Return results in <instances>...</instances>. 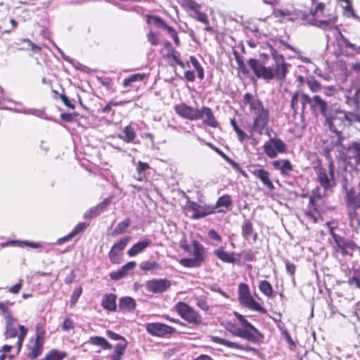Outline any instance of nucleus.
Wrapping results in <instances>:
<instances>
[{"instance_id":"1","label":"nucleus","mask_w":360,"mask_h":360,"mask_svg":"<svg viewBox=\"0 0 360 360\" xmlns=\"http://www.w3.org/2000/svg\"><path fill=\"white\" fill-rule=\"evenodd\" d=\"M271 55L274 60L272 67H266L255 58H250L248 63L257 77L266 81L276 79L283 82L286 79L290 65L285 61L284 56L278 53L276 49H272Z\"/></svg>"},{"instance_id":"2","label":"nucleus","mask_w":360,"mask_h":360,"mask_svg":"<svg viewBox=\"0 0 360 360\" xmlns=\"http://www.w3.org/2000/svg\"><path fill=\"white\" fill-rule=\"evenodd\" d=\"M244 104L249 106V110L253 115L252 123L250 127V133L262 135L269 129L270 112L265 108L263 102L250 92L243 96Z\"/></svg>"},{"instance_id":"3","label":"nucleus","mask_w":360,"mask_h":360,"mask_svg":"<svg viewBox=\"0 0 360 360\" xmlns=\"http://www.w3.org/2000/svg\"><path fill=\"white\" fill-rule=\"evenodd\" d=\"M327 121L330 131L338 135L335 146L340 147V153L344 158V160L349 161L353 158L356 165H360V142L355 141L350 143L348 146L343 144L344 137L342 136L341 131L337 127V125L340 124L342 122L341 118L333 117L327 119Z\"/></svg>"},{"instance_id":"4","label":"nucleus","mask_w":360,"mask_h":360,"mask_svg":"<svg viewBox=\"0 0 360 360\" xmlns=\"http://www.w3.org/2000/svg\"><path fill=\"white\" fill-rule=\"evenodd\" d=\"M180 6L190 16L195 20L205 25V31L209 33H214V29L210 25L208 15L206 13L201 11L202 5L195 0H181Z\"/></svg>"},{"instance_id":"5","label":"nucleus","mask_w":360,"mask_h":360,"mask_svg":"<svg viewBox=\"0 0 360 360\" xmlns=\"http://www.w3.org/2000/svg\"><path fill=\"white\" fill-rule=\"evenodd\" d=\"M214 254L221 260L228 263H236L240 264L246 261L252 260L254 255L250 251L243 250L240 253L235 252H226L224 249H215Z\"/></svg>"},{"instance_id":"6","label":"nucleus","mask_w":360,"mask_h":360,"mask_svg":"<svg viewBox=\"0 0 360 360\" xmlns=\"http://www.w3.org/2000/svg\"><path fill=\"white\" fill-rule=\"evenodd\" d=\"M174 309L179 316L188 323L194 326L202 324L201 316L186 303L179 302L175 304Z\"/></svg>"},{"instance_id":"7","label":"nucleus","mask_w":360,"mask_h":360,"mask_svg":"<svg viewBox=\"0 0 360 360\" xmlns=\"http://www.w3.org/2000/svg\"><path fill=\"white\" fill-rule=\"evenodd\" d=\"M263 149L266 156L271 159L276 158L278 153H285L288 150L285 143L278 137L270 138L264 143Z\"/></svg>"},{"instance_id":"8","label":"nucleus","mask_w":360,"mask_h":360,"mask_svg":"<svg viewBox=\"0 0 360 360\" xmlns=\"http://www.w3.org/2000/svg\"><path fill=\"white\" fill-rule=\"evenodd\" d=\"M146 17L148 24L153 23L158 28L164 29L171 37L176 46H179L181 45V40L178 32L174 27L167 24L165 20L158 15H146Z\"/></svg>"},{"instance_id":"9","label":"nucleus","mask_w":360,"mask_h":360,"mask_svg":"<svg viewBox=\"0 0 360 360\" xmlns=\"http://www.w3.org/2000/svg\"><path fill=\"white\" fill-rule=\"evenodd\" d=\"M314 169L316 174L318 182L325 191L329 190L335 185V176L331 177L330 173L328 172L327 169L323 167L320 160L314 167Z\"/></svg>"},{"instance_id":"10","label":"nucleus","mask_w":360,"mask_h":360,"mask_svg":"<svg viewBox=\"0 0 360 360\" xmlns=\"http://www.w3.org/2000/svg\"><path fill=\"white\" fill-rule=\"evenodd\" d=\"M186 208L188 211L193 212V219H198L216 212V207L213 205H200L194 201H189Z\"/></svg>"},{"instance_id":"11","label":"nucleus","mask_w":360,"mask_h":360,"mask_svg":"<svg viewBox=\"0 0 360 360\" xmlns=\"http://www.w3.org/2000/svg\"><path fill=\"white\" fill-rule=\"evenodd\" d=\"M174 109L176 114L184 119L190 121L200 120V108H193L186 103L175 105Z\"/></svg>"},{"instance_id":"12","label":"nucleus","mask_w":360,"mask_h":360,"mask_svg":"<svg viewBox=\"0 0 360 360\" xmlns=\"http://www.w3.org/2000/svg\"><path fill=\"white\" fill-rule=\"evenodd\" d=\"M146 331L152 336L162 338L176 332V329L162 323L154 322L147 323Z\"/></svg>"},{"instance_id":"13","label":"nucleus","mask_w":360,"mask_h":360,"mask_svg":"<svg viewBox=\"0 0 360 360\" xmlns=\"http://www.w3.org/2000/svg\"><path fill=\"white\" fill-rule=\"evenodd\" d=\"M148 76L145 73H135L125 77L122 82V86L126 89L125 92L138 91L141 83L147 79Z\"/></svg>"},{"instance_id":"14","label":"nucleus","mask_w":360,"mask_h":360,"mask_svg":"<svg viewBox=\"0 0 360 360\" xmlns=\"http://www.w3.org/2000/svg\"><path fill=\"white\" fill-rule=\"evenodd\" d=\"M250 173L256 178L260 180L263 186L270 191L274 189V185L271 179V174L269 171L259 167V165L252 166L250 169Z\"/></svg>"},{"instance_id":"15","label":"nucleus","mask_w":360,"mask_h":360,"mask_svg":"<svg viewBox=\"0 0 360 360\" xmlns=\"http://www.w3.org/2000/svg\"><path fill=\"white\" fill-rule=\"evenodd\" d=\"M204 261V255L202 249H193L190 257L182 258L179 263L186 267L195 268L200 266Z\"/></svg>"},{"instance_id":"16","label":"nucleus","mask_w":360,"mask_h":360,"mask_svg":"<svg viewBox=\"0 0 360 360\" xmlns=\"http://www.w3.org/2000/svg\"><path fill=\"white\" fill-rule=\"evenodd\" d=\"M230 332L237 337L243 338L249 342L255 343L259 342L263 338L262 335H257V333L255 334L250 329H246L245 328L231 330Z\"/></svg>"},{"instance_id":"17","label":"nucleus","mask_w":360,"mask_h":360,"mask_svg":"<svg viewBox=\"0 0 360 360\" xmlns=\"http://www.w3.org/2000/svg\"><path fill=\"white\" fill-rule=\"evenodd\" d=\"M200 120L205 117L202 122L205 125L209 126L212 128H217L219 127V122L214 115L212 109L210 107L202 105L200 108Z\"/></svg>"},{"instance_id":"18","label":"nucleus","mask_w":360,"mask_h":360,"mask_svg":"<svg viewBox=\"0 0 360 360\" xmlns=\"http://www.w3.org/2000/svg\"><path fill=\"white\" fill-rule=\"evenodd\" d=\"M210 338H211V340L212 342H214V343H217L219 345H224L229 348L236 349H240V350L247 351V352L256 351V349L255 348L250 347L248 344L240 345V344H238L236 342L229 341L227 340H225L224 338H219L217 336H211Z\"/></svg>"},{"instance_id":"19","label":"nucleus","mask_w":360,"mask_h":360,"mask_svg":"<svg viewBox=\"0 0 360 360\" xmlns=\"http://www.w3.org/2000/svg\"><path fill=\"white\" fill-rule=\"evenodd\" d=\"M243 237L249 242L250 245H255L257 240V234L254 231L253 224L250 220H245L241 226Z\"/></svg>"},{"instance_id":"20","label":"nucleus","mask_w":360,"mask_h":360,"mask_svg":"<svg viewBox=\"0 0 360 360\" xmlns=\"http://www.w3.org/2000/svg\"><path fill=\"white\" fill-rule=\"evenodd\" d=\"M170 286V282L166 279H154L146 283V288L153 293H160Z\"/></svg>"},{"instance_id":"21","label":"nucleus","mask_w":360,"mask_h":360,"mask_svg":"<svg viewBox=\"0 0 360 360\" xmlns=\"http://www.w3.org/2000/svg\"><path fill=\"white\" fill-rule=\"evenodd\" d=\"M164 47L167 51V53L163 56L165 58H172L174 63L179 65L181 68H185V63L181 60L180 53L172 46V43L166 40L164 41Z\"/></svg>"},{"instance_id":"22","label":"nucleus","mask_w":360,"mask_h":360,"mask_svg":"<svg viewBox=\"0 0 360 360\" xmlns=\"http://www.w3.org/2000/svg\"><path fill=\"white\" fill-rule=\"evenodd\" d=\"M320 203L319 201L314 200V198H309L307 210L305 215L313 223L318 221V217L320 216Z\"/></svg>"},{"instance_id":"23","label":"nucleus","mask_w":360,"mask_h":360,"mask_svg":"<svg viewBox=\"0 0 360 360\" xmlns=\"http://www.w3.org/2000/svg\"><path fill=\"white\" fill-rule=\"evenodd\" d=\"M44 342H40L39 340H34L32 338L27 345V356L31 359H34L42 353Z\"/></svg>"},{"instance_id":"24","label":"nucleus","mask_w":360,"mask_h":360,"mask_svg":"<svg viewBox=\"0 0 360 360\" xmlns=\"http://www.w3.org/2000/svg\"><path fill=\"white\" fill-rule=\"evenodd\" d=\"M89 224L86 222L78 223L72 229V231L65 236L60 238L57 240V245H62L63 242L68 241L77 235L84 232L89 226Z\"/></svg>"},{"instance_id":"25","label":"nucleus","mask_w":360,"mask_h":360,"mask_svg":"<svg viewBox=\"0 0 360 360\" xmlns=\"http://www.w3.org/2000/svg\"><path fill=\"white\" fill-rule=\"evenodd\" d=\"M346 208L350 226L356 229L360 226V208Z\"/></svg>"},{"instance_id":"26","label":"nucleus","mask_w":360,"mask_h":360,"mask_svg":"<svg viewBox=\"0 0 360 360\" xmlns=\"http://www.w3.org/2000/svg\"><path fill=\"white\" fill-rule=\"evenodd\" d=\"M239 300L240 303L245 307L257 311H264L263 307L250 294L239 298Z\"/></svg>"},{"instance_id":"27","label":"nucleus","mask_w":360,"mask_h":360,"mask_svg":"<svg viewBox=\"0 0 360 360\" xmlns=\"http://www.w3.org/2000/svg\"><path fill=\"white\" fill-rule=\"evenodd\" d=\"M346 207L360 208V191L358 193L352 191L347 193Z\"/></svg>"},{"instance_id":"28","label":"nucleus","mask_w":360,"mask_h":360,"mask_svg":"<svg viewBox=\"0 0 360 360\" xmlns=\"http://www.w3.org/2000/svg\"><path fill=\"white\" fill-rule=\"evenodd\" d=\"M131 220L129 217L125 218L124 220L120 221L115 226V228L111 231L110 236L115 237L123 234L130 226Z\"/></svg>"},{"instance_id":"29","label":"nucleus","mask_w":360,"mask_h":360,"mask_svg":"<svg viewBox=\"0 0 360 360\" xmlns=\"http://www.w3.org/2000/svg\"><path fill=\"white\" fill-rule=\"evenodd\" d=\"M102 307L108 311H115L117 308L116 295L114 294H107L102 300Z\"/></svg>"},{"instance_id":"30","label":"nucleus","mask_w":360,"mask_h":360,"mask_svg":"<svg viewBox=\"0 0 360 360\" xmlns=\"http://www.w3.org/2000/svg\"><path fill=\"white\" fill-rule=\"evenodd\" d=\"M136 137V132L131 125L124 127L122 134H119L118 138L126 143H131Z\"/></svg>"},{"instance_id":"31","label":"nucleus","mask_w":360,"mask_h":360,"mask_svg":"<svg viewBox=\"0 0 360 360\" xmlns=\"http://www.w3.org/2000/svg\"><path fill=\"white\" fill-rule=\"evenodd\" d=\"M127 347V345L125 342L116 344L113 353L109 355L108 358L110 360H120L124 354Z\"/></svg>"},{"instance_id":"32","label":"nucleus","mask_w":360,"mask_h":360,"mask_svg":"<svg viewBox=\"0 0 360 360\" xmlns=\"http://www.w3.org/2000/svg\"><path fill=\"white\" fill-rule=\"evenodd\" d=\"M88 343L94 345L99 346L103 349H112V345L110 343H109L108 341L105 338H104L103 337H100V336L91 337L89 338V340H88Z\"/></svg>"},{"instance_id":"33","label":"nucleus","mask_w":360,"mask_h":360,"mask_svg":"<svg viewBox=\"0 0 360 360\" xmlns=\"http://www.w3.org/2000/svg\"><path fill=\"white\" fill-rule=\"evenodd\" d=\"M230 124L232 126L234 131L236 133L238 139L240 142H243L247 139H251L253 135H247L238 125L235 118L230 120Z\"/></svg>"},{"instance_id":"34","label":"nucleus","mask_w":360,"mask_h":360,"mask_svg":"<svg viewBox=\"0 0 360 360\" xmlns=\"http://www.w3.org/2000/svg\"><path fill=\"white\" fill-rule=\"evenodd\" d=\"M119 307L131 311L135 309L136 302L130 297H124L120 300Z\"/></svg>"},{"instance_id":"35","label":"nucleus","mask_w":360,"mask_h":360,"mask_svg":"<svg viewBox=\"0 0 360 360\" xmlns=\"http://www.w3.org/2000/svg\"><path fill=\"white\" fill-rule=\"evenodd\" d=\"M150 168V167L148 163L139 161L136 166L137 180L139 181H143L146 177L145 172Z\"/></svg>"},{"instance_id":"36","label":"nucleus","mask_w":360,"mask_h":360,"mask_svg":"<svg viewBox=\"0 0 360 360\" xmlns=\"http://www.w3.org/2000/svg\"><path fill=\"white\" fill-rule=\"evenodd\" d=\"M235 316L238 319V321L241 323V324L246 329H250L252 332H254L255 334L262 335L261 333L247 319L244 318V316L240 314L238 312H234Z\"/></svg>"},{"instance_id":"37","label":"nucleus","mask_w":360,"mask_h":360,"mask_svg":"<svg viewBox=\"0 0 360 360\" xmlns=\"http://www.w3.org/2000/svg\"><path fill=\"white\" fill-rule=\"evenodd\" d=\"M312 100L314 101V105L313 106L315 107V106H317L320 109V111H321V113L323 115H326V111H327V109H328V104L327 103L321 98L320 96L319 95H315L313 96L312 98Z\"/></svg>"},{"instance_id":"38","label":"nucleus","mask_w":360,"mask_h":360,"mask_svg":"<svg viewBox=\"0 0 360 360\" xmlns=\"http://www.w3.org/2000/svg\"><path fill=\"white\" fill-rule=\"evenodd\" d=\"M337 20L338 16L334 15L327 20H319L317 21V26L325 30H331L335 26Z\"/></svg>"},{"instance_id":"39","label":"nucleus","mask_w":360,"mask_h":360,"mask_svg":"<svg viewBox=\"0 0 360 360\" xmlns=\"http://www.w3.org/2000/svg\"><path fill=\"white\" fill-rule=\"evenodd\" d=\"M190 62L196 70L198 79L202 80L205 77L204 69L199 63L198 60L194 56H191L190 57Z\"/></svg>"},{"instance_id":"40","label":"nucleus","mask_w":360,"mask_h":360,"mask_svg":"<svg viewBox=\"0 0 360 360\" xmlns=\"http://www.w3.org/2000/svg\"><path fill=\"white\" fill-rule=\"evenodd\" d=\"M304 82L313 93L319 91L322 87L321 83L313 77L307 78Z\"/></svg>"},{"instance_id":"41","label":"nucleus","mask_w":360,"mask_h":360,"mask_svg":"<svg viewBox=\"0 0 360 360\" xmlns=\"http://www.w3.org/2000/svg\"><path fill=\"white\" fill-rule=\"evenodd\" d=\"M53 92L55 94V98L58 99V98L62 101L63 104L70 108V109H75V105L71 102L70 98L63 93L59 94L57 91L53 90Z\"/></svg>"},{"instance_id":"42","label":"nucleus","mask_w":360,"mask_h":360,"mask_svg":"<svg viewBox=\"0 0 360 360\" xmlns=\"http://www.w3.org/2000/svg\"><path fill=\"white\" fill-rule=\"evenodd\" d=\"M122 249H110L109 257L113 263L119 264L122 259Z\"/></svg>"},{"instance_id":"43","label":"nucleus","mask_w":360,"mask_h":360,"mask_svg":"<svg viewBox=\"0 0 360 360\" xmlns=\"http://www.w3.org/2000/svg\"><path fill=\"white\" fill-rule=\"evenodd\" d=\"M233 55L235 57V60L237 63V65L238 66L239 70L243 75H247L249 71L245 64V62L243 61V58L240 56L239 53L236 51H233Z\"/></svg>"},{"instance_id":"44","label":"nucleus","mask_w":360,"mask_h":360,"mask_svg":"<svg viewBox=\"0 0 360 360\" xmlns=\"http://www.w3.org/2000/svg\"><path fill=\"white\" fill-rule=\"evenodd\" d=\"M231 203L232 200L231 196L229 195H224L217 200V204L214 207L216 209L221 207L228 208L231 205Z\"/></svg>"},{"instance_id":"45","label":"nucleus","mask_w":360,"mask_h":360,"mask_svg":"<svg viewBox=\"0 0 360 360\" xmlns=\"http://www.w3.org/2000/svg\"><path fill=\"white\" fill-rule=\"evenodd\" d=\"M123 101H115L113 100L110 101L105 107L102 108L101 110H98V112H101L104 114H108L112 110L113 106H120L124 105Z\"/></svg>"},{"instance_id":"46","label":"nucleus","mask_w":360,"mask_h":360,"mask_svg":"<svg viewBox=\"0 0 360 360\" xmlns=\"http://www.w3.org/2000/svg\"><path fill=\"white\" fill-rule=\"evenodd\" d=\"M313 4H316L314 11L311 12L312 17L314 18L318 12H323L326 7V1L328 0H311Z\"/></svg>"},{"instance_id":"47","label":"nucleus","mask_w":360,"mask_h":360,"mask_svg":"<svg viewBox=\"0 0 360 360\" xmlns=\"http://www.w3.org/2000/svg\"><path fill=\"white\" fill-rule=\"evenodd\" d=\"M331 234L333 236V240L337 245V248H354L352 245L347 244L343 238L335 234L333 231H331Z\"/></svg>"},{"instance_id":"48","label":"nucleus","mask_w":360,"mask_h":360,"mask_svg":"<svg viewBox=\"0 0 360 360\" xmlns=\"http://www.w3.org/2000/svg\"><path fill=\"white\" fill-rule=\"evenodd\" d=\"M259 289L265 295L268 297L272 295V286L267 281H263L260 283Z\"/></svg>"},{"instance_id":"49","label":"nucleus","mask_w":360,"mask_h":360,"mask_svg":"<svg viewBox=\"0 0 360 360\" xmlns=\"http://www.w3.org/2000/svg\"><path fill=\"white\" fill-rule=\"evenodd\" d=\"M147 40L152 46H158L160 44L159 34L153 31H150L146 34Z\"/></svg>"},{"instance_id":"50","label":"nucleus","mask_w":360,"mask_h":360,"mask_svg":"<svg viewBox=\"0 0 360 360\" xmlns=\"http://www.w3.org/2000/svg\"><path fill=\"white\" fill-rule=\"evenodd\" d=\"M24 42L27 44V51H31L33 53H40L42 49V46L36 44L27 39H24Z\"/></svg>"},{"instance_id":"51","label":"nucleus","mask_w":360,"mask_h":360,"mask_svg":"<svg viewBox=\"0 0 360 360\" xmlns=\"http://www.w3.org/2000/svg\"><path fill=\"white\" fill-rule=\"evenodd\" d=\"M281 174L283 176L288 175L292 171L293 167L289 160H282Z\"/></svg>"},{"instance_id":"52","label":"nucleus","mask_w":360,"mask_h":360,"mask_svg":"<svg viewBox=\"0 0 360 360\" xmlns=\"http://www.w3.org/2000/svg\"><path fill=\"white\" fill-rule=\"evenodd\" d=\"M299 96H300V93L298 91H297L293 93L292 98H291L290 107L292 109L294 114L297 113V110L299 108V105H298Z\"/></svg>"},{"instance_id":"53","label":"nucleus","mask_w":360,"mask_h":360,"mask_svg":"<svg viewBox=\"0 0 360 360\" xmlns=\"http://www.w3.org/2000/svg\"><path fill=\"white\" fill-rule=\"evenodd\" d=\"M100 212H100V210H99V206H96V207H92L90 210H87L84 213V217L86 218V219L95 218L98 215L100 214Z\"/></svg>"},{"instance_id":"54","label":"nucleus","mask_w":360,"mask_h":360,"mask_svg":"<svg viewBox=\"0 0 360 360\" xmlns=\"http://www.w3.org/2000/svg\"><path fill=\"white\" fill-rule=\"evenodd\" d=\"M344 4H342V7L346 13H348L349 15H351L353 18H356V15L352 7V1H349L347 2H342Z\"/></svg>"},{"instance_id":"55","label":"nucleus","mask_w":360,"mask_h":360,"mask_svg":"<svg viewBox=\"0 0 360 360\" xmlns=\"http://www.w3.org/2000/svg\"><path fill=\"white\" fill-rule=\"evenodd\" d=\"M226 161H227V162L229 163L235 169L238 171L244 177H248V174L243 169L241 168V167L238 162H236L229 157L227 158Z\"/></svg>"},{"instance_id":"56","label":"nucleus","mask_w":360,"mask_h":360,"mask_svg":"<svg viewBox=\"0 0 360 360\" xmlns=\"http://www.w3.org/2000/svg\"><path fill=\"white\" fill-rule=\"evenodd\" d=\"M106 335L107 336L112 340H121L120 342H125V343L127 344V340L125 339V338H124L123 336L117 334V333H115L111 330H107L106 331Z\"/></svg>"},{"instance_id":"57","label":"nucleus","mask_w":360,"mask_h":360,"mask_svg":"<svg viewBox=\"0 0 360 360\" xmlns=\"http://www.w3.org/2000/svg\"><path fill=\"white\" fill-rule=\"evenodd\" d=\"M65 60L69 63H70L75 69L79 70L82 72H86V70L87 69V68L85 65L81 64L78 61L74 60L73 59L67 58H65Z\"/></svg>"},{"instance_id":"58","label":"nucleus","mask_w":360,"mask_h":360,"mask_svg":"<svg viewBox=\"0 0 360 360\" xmlns=\"http://www.w3.org/2000/svg\"><path fill=\"white\" fill-rule=\"evenodd\" d=\"M45 335V330L41 326H37L36 328V336L34 340H39L40 342H44Z\"/></svg>"},{"instance_id":"59","label":"nucleus","mask_w":360,"mask_h":360,"mask_svg":"<svg viewBox=\"0 0 360 360\" xmlns=\"http://www.w3.org/2000/svg\"><path fill=\"white\" fill-rule=\"evenodd\" d=\"M131 236H125L121 238L119 241H117L115 244L113 245L112 248H124L127 246L129 241L131 240Z\"/></svg>"},{"instance_id":"60","label":"nucleus","mask_w":360,"mask_h":360,"mask_svg":"<svg viewBox=\"0 0 360 360\" xmlns=\"http://www.w3.org/2000/svg\"><path fill=\"white\" fill-rule=\"evenodd\" d=\"M312 101V98H311L308 94L304 93L301 94V103L302 112L305 110L307 105L310 104Z\"/></svg>"},{"instance_id":"61","label":"nucleus","mask_w":360,"mask_h":360,"mask_svg":"<svg viewBox=\"0 0 360 360\" xmlns=\"http://www.w3.org/2000/svg\"><path fill=\"white\" fill-rule=\"evenodd\" d=\"M127 275V273L124 271V269L122 268L116 271H112L110 273V278L113 280H120L124 276Z\"/></svg>"},{"instance_id":"62","label":"nucleus","mask_w":360,"mask_h":360,"mask_svg":"<svg viewBox=\"0 0 360 360\" xmlns=\"http://www.w3.org/2000/svg\"><path fill=\"white\" fill-rule=\"evenodd\" d=\"M98 82L103 86H106L107 88H110L112 85V80L110 77H97Z\"/></svg>"},{"instance_id":"63","label":"nucleus","mask_w":360,"mask_h":360,"mask_svg":"<svg viewBox=\"0 0 360 360\" xmlns=\"http://www.w3.org/2000/svg\"><path fill=\"white\" fill-rule=\"evenodd\" d=\"M309 198H314V200L321 201L323 198V195L321 193L320 188L316 187L312 191L311 195L309 196Z\"/></svg>"},{"instance_id":"64","label":"nucleus","mask_w":360,"mask_h":360,"mask_svg":"<svg viewBox=\"0 0 360 360\" xmlns=\"http://www.w3.org/2000/svg\"><path fill=\"white\" fill-rule=\"evenodd\" d=\"M344 117L345 120H348L350 123H352L353 122H360V115H359L356 113L349 112L347 114H345Z\"/></svg>"}]
</instances>
